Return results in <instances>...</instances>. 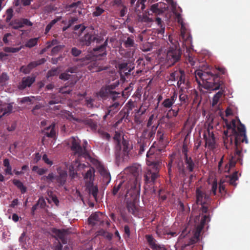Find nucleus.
I'll return each instance as SVG.
<instances>
[{
	"mask_svg": "<svg viewBox=\"0 0 250 250\" xmlns=\"http://www.w3.org/2000/svg\"><path fill=\"white\" fill-rule=\"evenodd\" d=\"M239 125L237 127V131L235 130L233 135L228 134V130L224 131L223 139L224 145L227 149H229L233 140L234 141L235 151L233 154H231L229 160V166L227 165L226 168L228 167V171L229 168L235 167L237 162H239L242 165L243 158L242 150L243 147L242 143L245 142L248 143V140L246 135V128L245 125L242 124L240 120Z\"/></svg>",
	"mask_w": 250,
	"mask_h": 250,
	"instance_id": "f257e3e1",
	"label": "nucleus"
},
{
	"mask_svg": "<svg viewBox=\"0 0 250 250\" xmlns=\"http://www.w3.org/2000/svg\"><path fill=\"white\" fill-rule=\"evenodd\" d=\"M195 79L199 85L208 90L219 89L222 84L218 74L198 70L195 72Z\"/></svg>",
	"mask_w": 250,
	"mask_h": 250,
	"instance_id": "f03ea898",
	"label": "nucleus"
},
{
	"mask_svg": "<svg viewBox=\"0 0 250 250\" xmlns=\"http://www.w3.org/2000/svg\"><path fill=\"white\" fill-rule=\"evenodd\" d=\"M115 143V155L117 161H127L133 149V145L129 141L121 137L120 133L116 132L113 137Z\"/></svg>",
	"mask_w": 250,
	"mask_h": 250,
	"instance_id": "7ed1b4c3",
	"label": "nucleus"
},
{
	"mask_svg": "<svg viewBox=\"0 0 250 250\" xmlns=\"http://www.w3.org/2000/svg\"><path fill=\"white\" fill-rule=\"evenodd\" d=\"M119 193V196L123 195L127 197L128 196L131 197L133 199H136L139 195V191L138 189H135V186L133 184L132 186L129 184L127 181L120 182V183L115 185L112 190V193L115 196Z\"/></svg>",
	"mask_w": 250,
	"mask_h": 250,
	"instance_id": "20e7f679",
	"label": "nucleus"
},
{
	"mask_svg": "<svg viewBox=\"0 0 250 250\" xmlns=\"http://www.w3.org/2000/svg\"><path fill=\"white\" fill-rule=\"evenodd\" d=\"M71 149L75 155H77L79 157H83L84 158H88L90 157L88 150L86 148L88 144L86 141L83 142V146H82L80 145V141L78 139H76L73 137L71 138Z\"/></svg>",
	"mask_w": 250,
	"mask_h": 250,
	"instance_id": "39448f33",
	"label": "nucleus"
},
{
	"mask_svg": "<svg viewBox=\"0 0 250 250\" xmlns=\"http://www.w3.org/2000/svg\"><path fill=\"white\" fill-rule=\"evenodd\" d=\"M182 51L176 46H170L167 51L166 63L171 66L180 62L182 57Z\"/></svg>",
	"mask_w": 250,
	"mask_h": 250,
	"instance_id": "423d86ee",
	"label": "nucleus"
},
{
	"mask_svg": "<svg viewBox=\"0 0 250 250\" xmlns=\"http://www.w3.org/2000/svg\"><path fill=\"white\" fill-rule=\"evenodd\" d=\"M125 171L133 176L132 179L127 181L130 185L135 186V189L140 190V180L142 178V168L140 165H133L127 167Z\"/></svg>",
	"mask_w": 250,
	"mask_h": 250,
	"instance_id": "0eeeda50",
	"label": "nucleus"
},
{
	"mask_svg": "<svg viewBox=\"0 0 250 250\" xmlns=\"http://www.w3.org/2000/svg\"><path fill=\"white\" fill-rule=\"evenodd\" d=\"M66 114L67 116L66 117L68 119L73 120V121H76L78 123H82L90 127L92 131H96L97 130L98 126V122L97 120H95L89 118H86L83 120L76 118L73 117L72 113L69 111H68Z\"/></svg>",
	"mask_w": 250,
	"mask_h": 250,
	"instance_id": "6e6552de",
	"label": "nucleus"
},
{
	"mask_svg": "<svg viewBox=\"0 0 250 250\" xmlns=\"http://www.w3.org/2000/svg\"><path fill=\"white\" fill-rule=\"evenodd\" d=\"M160 169H155L147 167L144 175V181L146 184L153 186L156 182V179L160 176Z\"/></svg>",
	"mask_w": 250,
	"mask_h": 250,
	"instance_id": "1a4fd4ad",
	"label": "nucleus"
},
{
	"mask_svg": "<svg viewBox=\"0 0 250 250\" xmlns=\"http://www.w3.org/2000/svg\"><path fill=\"white\" fill-rule=\"evenodd\" d=\"M146 164L148 167L155 169H160L161 167V160L159 156L151 151V148L146 153Z\"/></svg>",
	"mask_w": 250,
	"mask_h": 250,
	"instance_id": "9d476101",
	"label": "nucleus"
},
{
	"mask_svg": "<svg viewBox=\"0 0 250 250\" xmlns=\"http://www.w3.org/2000/svg\"><path fill=\"white\" fill-rule=\"evenodd\" d=\"M196 203L198 205H208L211 201L209 195L201 189L198 188L196 190Z\"/></svg>",
	"mask_w": 250,
	"mask_h": 250,
	"instance_id": "9b49d317",
	"label": "nucleus"
},
{
	"mask_svg": "<svg viewBox=\"0 0 250 250\" xmlns=\"http://www.w3.org/2000/svg\"><path fill=\"white\" fill-rule=\"evenodd\" d=\"M158 125L159 124L157 125H153V126L150 128L146 127L144 129L140 137L146 139L150 142L155 136Z\"/></svg>",
	"mask_w": 250,
	"mask_h": 250,
	"instance_id": "f8f14e48",
	"label": "nucleus"
},
{
	"mask_svg": "<svg viewBox=\"0 0 250 250\" xmlns=\"http://www.w3.org/2000/svg\"><path fill=\"white\" fill-rule=\"evenodd\" d=\"M145 238L149 247L152 250H167L164 245L159 244L152 235H146Z\"/></svg>",
	"mask_w": 250,
	"mask_h": 250,
	"instance_id": "ddd939ff",
	"label": "nucleus"
},
{
	"mask_svg": "<svg viewBox=\"0 0 250 250\" xmlns=\"http://www.w3.org/2000/svg\"><path fill=\"white\" fill-rule=\"evenodd\" d=\"M212 129L211 127V129L208 127L206 131H205L204 134V138L206 141V145L208 146L213 148L215 147V137L211 129Z\"/></svg>",
	"mask_w": 250,
	"mask_h": 250,
	"instance_id": "4468645a",
	"label": "nucleus"
},
{
	"mask_svg": "<svg viewBox=\"0 0 250 250\" xmlns=\"http://www.w3.org/2000/svg\"><path fill=\"white\" fill-rule=\"evenodd\" d=\"M10 24L13 29H19L22 28L24 25L31 26L33 25V23L27 19L22 18L12 21Z\"/></svg>",
	"mask_w": 250,
	"mask_h": 250,
	"instance_id": "2eb2a0df",
	"label": "nucleus"
},
{
	"mask_svg": "<svg viewBox=\"0 0 250 250\" xmlns=\"http://www.w3.org/2000/svg\"><path fill=\"white\" fill-rule=\"evenodd\" d=\"M108 44V38L101 45L95 47L93 49V53L95 55L98 56H106V46Z\"/></svg>",
	"mask_w": 250,
	"mask_h": 250,
	"instance_id": "dca6fc26",
	"label": "nucleus"
},
{
	"mask_svg": "<svg viewBox=\"0 0 250 250\" xmlns=\"http://www.w3.org/2000/svg\"><path fill=\"white\" fill-rule=\"evenodd\" d=\"M120 103L119 102H115L111 105L108 106L105 114L104 116V119L105 120L109 115L110 117H112L118 111L120 108Z\"/></svg>",
	"mask_w": 250,
	"mask_h": 250,
	"instance_id": "f3484780",
	"label": "nucleus"
},
{
	"mask_svg": "<svg viewBox=\"0 0 250 250\" xmlns=\"http://www.w3.org/2000/svg\"><path fill=\"white\" fill-rule=\"evenodd\" d=\"M177 92L175 91H174L172 95L170 98H167L164 100L162 103V105L167 109L171 108L177 100Z\"/></svg>",
	"mask_w": 250,
	"mask_h": 250,
	"instance_id": "a211bd4d",
	"label": "nucleus"
},
{
	"mask_svg": "<svg viewBox=\"0 0 250 250\" xmlns=\"http://www.w3.org/2000/svg\"><path fill=\"white\" fill-rule=\"evenodd\" d=\"M137 141V147L139 150V154H142L146 148L149 146L150 142L140 137L138 138Z\"/></svg>",
	"mask_w": 250,
	"mask_h": 250,
	"instance_id": "6ab92c4d",
	"label": "nucleus"
},
{
	"mask_svg": "<svg viewBox=\"0 0 250 250\" xmlns=\"http://www.w3.org/2000/svg\"><path fill=\"white\" fill-rule=\"evenodd\" d=\"M35 81V78L34 77L28 76L23 77L18 85V88L20 90H23L26 87H30Z\"/></svg>",
	"mask_w": 250,
	"mask_h": 250,
	"instance_id": "aec40b11",
	"label": "nucleus"
},
{
	"mask_svg": "<svg viewBox=\"0 0 250 250\" xmlns=\"http://www.w3.org/2000/svg\"><path fill=\"white\" fill-rule=\"evenodd\" d=\"M95 170L94 168L90 167L84 175L85 184H91L93 183L95 178Z\"/></svg>",
	"mask_w": 250,
	"mask_h": 250,
	"instance_id": "412c9836",
	"label": "nucleus"
},
{
	"mask_svg": "<svg viewBox=\"0 0 250 250\" xmlns=\"http://www.w3.org/2000/svg\"><path fill=\"white\" fill-rule=\"evenodd\" d=\"M94 35L87 33L80 38V42L82 46H89L93 42Z\"/></svg>",
	"mask_w": 250,
	"mask_h": 250,
	"instance_id": "4be33fe9",
	"label": "nucleus"
},
{
	"mask_svg": "<svg viewBox=\"0 0 250 250\" xmlns=\"http://www.w3.org/2000/svg\"><path fill=\"white\" fill-rule=\"evenodd\" d=\"M118 68L121 74L124 73L125 75L127 76L130 74V72L133 69L134 67L128 66L126 62H122L118 64Z\"/></svg>",
	"mask_w": 250,
	"mask_h": 250,
	"instance_id": "5701e85b",
	"label": "nucleus"
},
{
	"mask_svg": "<svg viewBox=\"0 0 250 250\" xmlns=\"http://www.w3.org/2000/svg\"><path fill=\"white\" fill-rule=\"evenodd\" d=\"M55 127V125L54 124H52L49 126L45 128L43 131V132L47 137L55 138L56 136Z\"/></svg>",
	"mask_w": 250,
	"mask_h": 250,
	"instance_id": "b1692460",
	"label": "nucleus"
},
{
	"mask_svg": "<svg viewBox=\"0 0 250 250\" xmlns=\"http://www.w3.org/2000/svg\"><path fill=\"white\" fill-rule=\"evenodd\" d=\"M67 174L65 171H62L60 172L59 175L55 176V178L58 186L61 187L63 186L66 180Z\"/></svg>",
	"mask_w": 250,
	"mask_h": 250,
	"instance_id": "393cba45",
	"label": "nucleus"
},
{
	"mask_svg": "<svg viewBox=\"0 0 250 250\" xmlns=\"http://www.w3.org/2000/svg\"><path fill=\"white\" fill-rule=\"evenodd\" d=\"M175 163L176 165V168L179 174L183 176H186V168L183 160L181 159H179L176 160Z\"/></svg>",
	"mask_w": 250,
	"mask_h": 250,
	"instance_id": "a878e982",
	"label": "nucleus"
},
{
	"mask_svg": "<svg viewBox=\"0 0 250 250\" xmlns=\"http://www.w3.org/2000/svg\"><path fill=\"white\" fill-rule=\"evenodd\" d=\"M182 84H186L187 86H188V82H186V80L185 71L180 69L179 75H178V79L177 83V87L181 88V87H182L181 86Z\"/></svg>",
	"mask_w": 250,
	"mask_h": 250,
	"instance_id": "bb28decb",
	"label": "nucleus"
},
{
	"mask_svg": "<svg viewBox=\"0 0 250 250\" xmlns=\"http://www.w3.org/2000/svg\"><path fill=\"white\" fill-rule=\"evenodd\" d=\"M184 160L185 164L186 165V169L188 172H192L193 171L195 164L191 157L186 158Z\"/></svg>",
	"mask_w": 250,
	"mask_h": 250,
	"instance_id": "cd10ccee",
	"label": "nucleus"
},
{
	"mask_svg": "<svg viewBox=\"0 0 250 250\" xmlns=\"http://www.w3.org/2000/svg\"><path fill=\"white\" fill-rule=\"evenodd\" d=\"M102 214L100 212H96L92 214L88 218L89 224L92 225V226L95 225L97 222L100 221V216Z\"/></svg>",
	"mask_w": 250,
	"mask_h": 250,
	"instance_id": "c85d7f7f",
	"label": "nucleus"
},
{
	"mask_svg": "<svg viewBox=\"0 0 250 250\" xmlns=\"http://www.w3.org/2000/svg\"><path fill=\"white\" fill-rule=\"evenodd\" d=\"M53 232L61 240L63 244H66L67 243V240L65 238V235L67 233L66 230L56 229L53 231Z\"/></svg>",
	"mask_w": 250,
	"mask_h": 250,
	"instance_id": "c756f323",
	"label": "nucleus"
},
{
	"mask_svg": "<svg viewBox=\"0 0 250 250\" xmlns=\"http://www.w3.org/2000/svg\"><path fill=\"white\" fill-rule=\"evenodd\" d=\"M86 188L88 189L89 193L93 196L96 200L97 194L98 192V188L97 186H94L93 184H85Z\"/></svg>",
	"mask_w": 250,
	"mask_h": 250,
	"instance_id": "7c9ffc66",
	"label": "nucleus"
},
{
	"mask_svg": "<svg viewBox=\"0 0 250 250\" xmlns=\"http://www.w3.org/2000/svg\"><path fill=\"white\" fill-rule=\"evenodd\" d=\"M124 45L125 48H131L135 47L134 37L133 35H130L123 41Z\"/></svg>",
	"mask_w": 250,
	"mask_h": 250,
	"instance_id": "2f4dec72",
	"label": "nucleus"
},
{
	"mask_svg": "<svg viewBox=\"0 0 250 250\" xmlns=\"http://www.w3.org/2000/svg\"><path fill=\"white\" fill-rule=\"evenodd\" d=\"M225 123V125L227 126V130H231V132L230 134L233 135L234 132H235V129L236 128V121L235 119H232L230 122H229L227 119H223Z\"/></svg>",
	"mask_w": 250,
	"mask_h": 250,
	"instance_id": "473e14b6",
	"label": "nucleus"
},
{
	"mask_svg": "<svg viewBox=\"0 0 250 250\" xmlns=\"http://www.w3.org/2000/svg\"><path fill=\"white\" fill-rule=\"evenodd\" d=\"M110 91L109 86L105 88L102 87L97 94L98 96L105 100L109 97Z\"/></svg>",
	"mask_w": 250,
	"mask_h": 250,
	"instance_id": "72a5a7b5",
	"label": "nucleus"
},
{
	"mask_svg": "<svg viewBox=\"0 0 250 250\" xmlns=\"http://www.w3.org/2000/svg\"><path fill=\"white\" fill-rule=\"evenodd\" d=\"M13 110V106L11 104H8L6 106L0 108V120L3 116L10 113Z\"/></svg>",
	"mask_w": 250,
	"mask_h": 250,
	"instance_id": "f704fd0d",
	"label": "nucleus"
},
{
	"mask_svg": "<svg viewBox=\"0 0 250 250\" xmlns=\"http://www.w3.org/2000/svg\"><path fill=\"white\" fill-rule=\"evenodd\" d=\"M83 4L81 1H78L76 2H73L72 3L67 5L66 6V9L67 11H72V12H76V9L77 8H79L81 9H82Z\"/></svg>",
	"mask_w": 250,
	"mask_h": 250,
	"instance_id": "c9c22d12",
	"label": "nucleus"
},
{
	"mask_svg": "<svg viewBox=\"0 0 250 250\" xmlns=\"http://www.w3.org/2000/svg\"><path fill=\"white\" fill-rule=\"evenodd\" d=\"M238 172L236 171L233 172L232 174L227 177V178H229V185L235 187L237 186L236 182L238 180Z\"/></svg>",
	"mask_w": 250,
	"mask_h": 250,
	"instance_id": "e433bc0d",
	"label": "nucleus"
},
{
	"mask_svg": "<svg viewBox=\"0 0 250 250\" xmlns=\"http://www.w3.org/2000/svg\"><path fill=\"white\" fill-rule=\"evenodd\" d=\"M13 183L21 190V193L23 194L26 192L27 188L21 181L15 179L13 180Z\"/></svg>",
	"mask_w": 250,
	"mask_h": 250,
	"instance_id": "4c0bfd02",
	"label": "nucleus"
},
{
	"mask_svg": "<svg viewBox=\"0 0 250 250\" xmlns=\"http://www.w3.org/2000/svg\"><path fill=\"white\" fill-rule=\"evenodd\" d=\"M87 68L91 72H98L101 70V69L98 66V63L97 62H90L88 64Z\"/></svg>",
	"mask_w": 250,
	"mask_h": 250,
	"instance_id": "58836bf2",
	"label": "nucleus"
},
{
	"mask_svg": "<svg viewBox=\"0 0 250 250\" xmlns=\"http://www.w3.org/2000/svg\"><path fill=\"white\" fill-rule=\"evenodd\" d=\"M80 164H78V162L77 161H75V163L74 164H72L70 165L68 167V170H69V173L70 176L72 178H74L75 176L77 175V171L75 169V167H77L78 165H79Z\"/></svg>",
	"mask_w": 250,
	"mask_h": 250,
	"instance_id": "ea45409f",
	"label": "nucleus"
},
{
	"mask_svg": "<svg viewBox=\"0 0 250 250\" xmlns=\"http://www.w3.org/2000/svg\"><path fill=\"white\" fill-rule=\"evenodd\" d=\"M146 1V0H138L135 7L136 12H141L142 11L144 10L145 8V2Z\"/></svg>",
	"mask_w": 250,
	"mask_h": 250,
	"instance_id": "a19ab883",
	"label": "nucleus"
},
{
	"mask_svg": "<svg viewBox=\"0 0 250 250\" xmlns=\"http://www.w3.org/2000/svg\"><path fill=\"white\" fill-rule=\"evenodd\" d=\"M126 208L128 211L133 215L136 214L137 208L135 204L132 202H127L126 203Z\"/></svg>",
	"mask_w": 250,
	"mask_h": 250,
	"instance_id": "79ce46f5",
	"label": "nucleus"
},
{
	"mask_svg": "<svg viewBox=\"0 0 250 250\" xmlns=\"http://www.w3.org/2000/svg\"><path fill=\"white\" fill-rule=\"evenodd\" d=\"M155 22L160 28L158 30V33L161 34H164L165 30V26L161 19L159 17H157L155 19Z\"/></svg>",
	"mask_w": 250,
	"mask_h": 250,
	"instance_id": "37998d69",
	"label": "nucleus"
},
{
	"mask_svg": "<svg viewBox=\"0 0 250 250\" xmlns=\"http://www.w3.org/2000/svg\"><path fill=\"white\" fill-rule=\"evenodd\" d=\"M179 100L181 102V105L182 104H186L188 102V95L184 93L183 88H181L180 90V95L179 96Z\"/></svg>",
	"mask_w": 250,
	"mask_h": 250,
	"instance_id": "c03bdc74",
	"label": "nucleus"
},
{
	"mask_svg": "<svg viewBox=\"0 0 250 250\" xmlns=\"http://www.w3.org/2000/svg\"><path fill=\"white\" fill-rule=\"evenodd\" d=\"M97 169L101 175L106 178L110 177L109 173L107 171L103 165L99 164L97 167Z\"/></svg>",
	"mask_w": 250,
	"mask_h": 250,
	"instance_id": "a18cd8bd",
	"label": "nucleus"
},
{
	"mask_svg": "<svg viewBox=\"0 0 250 250\" xmlns=\"http://www.w3.org/2000/svg\"><path fill=\"white\" fill-rule=\"evenodd\" d=\"M104 9L100 6H96L94 11L92 12V16L93 17H97L102 15L104 12Z\"/></svg>",
	"mask_w": 250,
	"mask_h": 250,
	"instance_id": "49530a36",
	"label": "nucleus"
},
{
	"mask_svg": "<svg viewBox=\"0 0 250 250\" xmlns=\"http://www.w3.org/2000/svg\"><path fill=\"white\" fill-rule=\"evenodd\" d=\"M39 38H34L29 39L25 44L26 47L32 48L38 43Z\"/></svg>",
	"mask_w": 250,
	"mask_h": 250,
	"instance_id": "de8ad7c7",
	"label": "nucleus"
},
{
	"mask_svg": "<svg viewBox=\"0 0 250 250\" xmlns=\"http://www.w3.org/2000/svg\"><path fill=\"white\" fill-rule=\"evenodd\" d=\"M138 21L146 23L151 22L153 21L152 19L149 18L146 14L144 13L142 15H138Z\"/></svg>",
	"mask_w": 250,
	"mask_h": 250,
	"instance_id": "09e8293b",
	"label": "nucleus"
},
{
	"mask_svg": "<svg viewBox=\"0 0 250 250\" xmlns=\"http://www.w3.org/2000/svg\"><path fill=\"white\" fill-rule=\"evenodd\" d=\"M150 10L152 13L157 15H160L163 13V11L159 7V3L152 4L150 6Z\"/></svg>",
	"mask_w": 250,
	"mask_h": 250,
	"instance_id": "8fccbe9b",
	"label": "nucleus"
},
{
	"mask_svg": "<svg viewBox=\"0 0 250 250\" xmlns=\"http://www.w3.org/2000/svg\"><path fill=\"white\" fill-rule=\"evenodd\" d=\"M181 37L183 42H185V44L189 45L191 43V37L189 35H186L183 32H181Z\"/></svg>",
	"mask_w": 250,
	"mask_h": 250,
	"instance_id": "3c124183",
	"label": "nucleus"
},
{
	"mask_svg": "<svg viewBox=\"0 0 250 250\" xmlns=\"http://www.w3.org/2000/svg\"><path fill=\"white\" fill-rule=\"evenodd\" d=\"M22 48L21 46L20 47H5L3 50L5 52L14 53L19 52Z\"/></svg>",
	"mask_w": 250,
	"mask_h": 250,
	"instance_id": "603ef678",
	"label": "nucleus"
},
{
	"mask_svg": "<svg viewBox=\"0 0 250 250\" xmlns=\"http://www.w3.org/2000/svg\"><path fill=\"white\" fill-rule=\"evenodd\" d=\"M95 100L90 97H86L85 99L84 104L89 108H92L94 107V102Z\"/></svg>",
	"mask_w": 250,
	"mask_h": 250,
	"instance_id": "864d4df0",
	"label": "nucleus"
},
{
	"mask_svg": "<svg viewBox=\"0 0 250 250\" xmlns=\"http://www.w3.org/2000/svg\"><path fill=\"white\" fill-rule=\"evenodd\" d=\"M59 73L58 68L54 67L49 70L47 73L46 76L47 78L57 76Z\"/></svg>",
	"mask_w": 250,
	"mask_h": 250,
	"instance_id": "5fc2aeb1",
	"label": "nucleus"
},
{
	"mask_svg": "<svg viewBox=\"0 0 250 250\" xmlns=\"http://www.w3.org/2000/svg\"><path fill=\"white\" fill-rule=\"evenodd\" d=\"M180 69L174 71L170 73L169 81H175L178 79V75H179Z\"/></svg>",
	"mask_w": 250,
	"mask_h": 250,
	"instance_id": "6e6d98bb",
	"label": "nucleus"
},
{
	"mask_svg": "<svg viewBox=\"0 0 250 250\" xmlns=\"http://www.w3.org/2000/svg\"><path fill=\"white\" fill-rule=\"evenodd\" d=\"M120 94L115 91L111 90L109 97L114 102H117L116 100L118 98H121Z\"/></svg>",
	"mask_w": 250,
	"mask_h": 250,
	"instance_id": "4d7b16f0",
	"label": "nucleus"
},
{
	"mask_svg": "<svg viewBox=\"0 0 250 250\" xmlns=\"http://www.w3.org/2000/svg\"><path fill=\"white\" fill-rule=\"evenodd\" d=\"M188 146L186 143H184L182 146V153L184 155V159L186 158L189 157L190 156H188Z\"/></svg>",
	"mask_w": 250,
	"mask_h": 250,
	"instance_id": "13d9d810",
	"label": "nucleus"
},
{
	"mask_svg": "<svg viewBox=\"0 0 250 250\" xmlns=\"http://www.w3.org/2000/svg\"><path fill=\"white\" fill-rule=\"evenodd\" d=\"M72 91V87L68 86H63L60 88L59 89V92L63 94H69Z\"/></svg>",
	"mask_w": 250,
	"mask_h": 250,
	"instance_id": "bf43d9fd",
	"label": "nucleus"
},
{
	"mask_svg": "<svg viewBox=\"0 0 250 250\" xmlns=\"http://www.w3.org/2000/svg\"><path fill=\"white\" fill-rule=\"evenodd\" d=\"M42 106L40 104H37L32 110V112L35 115H39L42 112Z\"/></svg>",
	"mask_w": 250,
	"mask_h": 250,
	"instance_id": "052dcab7",
	"label": "nucleus"
},
{
	"mask_svg": "<svg viewBox=\"0 0 250 250\" xmlns=\"http://www.w3.org/2000/svg\"><path fill=\"white\" fill-rule=\"evenodd\" d=\"M55 178V176L53 173H50L47 176H44L42 178V179L47 182H52Z\"/></svg>",
	"mask_w": 250,
	"mask_h": 250,
	"instance_id": "680f3d73",
	"label": "nucleus"
},
{
	"mask_svg": "<svg viewBox=\"0 0 250 250\" xmlns=\"http://www.w3.org/2000/svg\"><path fill=\"white\" fill-rule=\"evenodd\" d=\"M164 131L163 130L159 128L157 132L156 137L157 140L160 142H162L164 140Z\"/></svg>",
	"mask_w": 250,
	"mask_h": 250,
	"instance_id": "e2e57ef3",
	"label": "nucleus"
},
{
	"mask_svg": "<svg viewBox=\"0 0 250 250\" xmlns=\"http://www.w3.org/2000/svg\"><path fill=\"white\" fill-rule=\"evenodd\" d=\"M71 53L73 56L78 57L82 53V51L76 47H73L71 48Z\"/></svg>",
	"mask_w": 250,
	"mask_h": 250,
	"instance_id": "0e129e2a",
	"label": "nucleus"
},
{
	"mask_svg": "<svg viewBox=\"0 0 250 250\" xmlns=\"http://www.w3.org/2000/svg\"><path fill=\"white\" fill-rule=\"evenodd\" d=\"M204 226H202L201 224L200 226H198L196 229V230L195 231V232H194V236L197 238H198L200 236V233H201V232Z\"/></svg>",
	"mask_w": 250,
	"mask_h": 250,
	"instance_id": "69168bd1",
	"label": "nucleus"
},
{
	"mask_svg": "<svg viewBox=\"0 0 250 250\" xmlns=\"http://www.w3.org/2000/svg\"><path fill=\"white\" fill-rule=\"evenodd\" d=\"M71 75L66 72L62 73L59 76V79L62 80L66 81L69 80L70 78Z\"/></svg>",
	"mask_w": 250,
	"mask_h": 250,
	"instance_id": "338daca9",
	"label": "nucleus"
},
{
	"mask_svg": "<svg viewBox=\"0 0 250 250\" xmlns=\"http://www.w3.org/2000/svg\"><path fill=\"white\" fill-rule=\"evenodd\" d=\"M99 133L103 139L106 140H109L110 139V135L108 133L103 131H99Z\"/></svg>",
	"mask_w": 250,
	"mask_h": 250,
	"instance_id": "774afa93",
	"label": "nucleus"
}]
</instances>
